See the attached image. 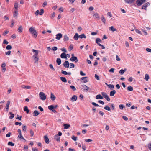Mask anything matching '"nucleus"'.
Listing matches in <instances>:
<instances>
[{"label": "nucleus", "instance_id": "58", "mask_svg": "<svg viewBox=\"0 0 151 151\" xmlns=\"http://www.w3.org/2000/svg\"><path fill=\"white\" fill-rule=\"evenodd\" d=\"M116 60L117 61H120V58L117 55L116 56Z\"/></svg>", "mask_w": 151, "mask_h": 151}, {"label": "nucleus", "instance_id": "64", "mask_svg": "<svg viewBox=\"0 0 151 151\" xmlns=\"http://www.w3.org/2000/svg\"><path fill=\"white\" fill-rule=\"evenodd\" d=\"M105 98L108 101H110V99L108 95Z\"/></svg>", "mask_w": 151, "mask_h": 151}, {"label": "nucleus", "instance_id": "51", "mask_svg": "<svg viewBox=\"0 0 151 151\" xmlns=\"http://www.w3.org/2000/svg\"><path fill=\"white\" fill-rule=\"evenodd\" d=\"M9 43V42L6 40V39H4L3 42V44H4L7 45Z\"/></svg>", "mask_w": 151, "mask_h": 151}, {"label": "nucleus", "instance_id": "2", "mask_svg": "<svg viewBox=\"0 0 151 151\" xmlns=\"http://www.w3.org/2000/svg\"><path fill=\"white\" fill-rule=\"evenodd\" d=\"M146 0H137L136 1V4L138 6L141 5L143 3H145Z\"/></svg>", "mask_w": 151, "mask_h": 151}, {"label": "nucleus", "instance_id": "18", "mask_svg": "<svg viewBox=\"0 0 151 151\" xmlns=\"http://www.w3.org/2000/svg\"><path fill=\"white\" fill-rule=\"evenodd\" d=\"M33 57L35 60V63H37L39 60V58L37 56H33Z\"/></svg>", "mask_w": 151, "mask_h": 151}, {"label": "nucleus", "instance_id": "23", "mask_svg": "<svg viewBox=\"0 0 151 151\" xmlns=\"http://www.w3.org/2000/svg\"><path fill=\"white\" fill-rule=\"evenodd\" d=\"M44 137L45 142L47 144H48L49 142V140L48 138L46 136H45Z\"/></svg>", "mask_w": 151, "mask_h": 151}, {"label": "nucleus", "instance_id": "7", "mask_svg": "<svg viewBox=\"0 0 151 151\" xmlns=\"http://www.w3.org/2000/svg\"><path fill=\"white\" fill-rule=\"evenodd\" d=\"M69 64L68 61H65L63 64V65L66 68H68L69 67Z\"/></svg>", "mask_w": 151, "mask_h": 151}, {"label": "nucleus", "instance_id": "59", "mask_svg": "<svg viewBox=\"0 0 151 151\" xmlns=\"http://www.w3.org/2000/svg\"><path fill=\"white\" fill-rule=\"evenodd\" d=\"M70 88L71 89H73V91H75L76 89L75 87L73 86H70Z\"/></svg>", "mask_w": 151, "mask_h": 151}, {"label": "nucleus", "instance_id": "13", "mask_svg": "<svg viewBox=\"0 0 151 151\" xmlns=\"http://www.w3.org/2000/svg\"><path fill=\"white\" fill-rule=\"evenodd\" d=\"M135 0H124L125 2L126 3L131 4L133 3Z\"/></svg>", "mask_w": 151, "mask_h": 151}, {"label": "nucleus", "instance_id": "52", "mask_svg": "<svg viewBox=\"0 0 151 151\" xmlns=\"http://www.w3.org/2000/svg\"><path fill=\"white\" fill-rule=\"evenodd\" d=\"M49 67L52 70H53V71H55V70L54 68L53 65L52 64H50L49 65Z\"/></svg>", "mask_w": 151, "mask_h": 151}, {"label": "nucleus", "instance_id": "38", "mask_svg": "<svg viewBox=\"0 0 151 151\" xmlns=\"http://www.w3.org/2000/svg\"><path fill=\"white\" fill-rule=\"evenodd\" d=\"M127 90L128 91H132L133 90V88L132 87L129 86L128 87Z\"/></svg>", "mask_w": 151, "mask_h": 151}, {"label": "nucleus", "instance_id": "1", "mask_svg": "<svg viewBox=\"0 0 151 151\" xmlns=\"http://www.w3.org/2000/svg\"><path fill=\"white\" fill-rule=\"evenodd\" d=\"M40 98L42 100L44 101L45 100L46 98V96L43 92H41L39 93Z\"/></svg>", "mask_w": 151, "mask_h": 151}, {"label": "nucleus", "instance_id": "62", "mask_svg": "<svg viewBox=\"0 0 151 151\" xmlns=\"http://www.w3.org/2000/svg\"><path fill=\"white\" fill-rule=\"evenodd\" d=\"M70 68H74V67H75V65L73 63H71L70 64Z\"/></svg>", "mask_w": 151, "mask_h": 151}, {"label": "nucleus", "instance_id": "12", "mask_svg": "<svg viewBox=\"0 0 151 151\" xmlns=\"http://www.w3.org/2000/svg\"><path fill=\"white\" fill-rule=\"evenodd\" d=\"M77 99V97L75 95H73L72 98H71V100L72 101H76Z\"/></svg>", "mask_w": 151, "mask_h": 151}, {"label": "nucleus", "instance_id": "14", "mask_svg": "<svg viewBox=\"0 0 151 151\" xmlns=\"http://www.w3.org/2000/svg\"><path fill=\"white\" fill-rule=\"evenodd\" d=\"M93 16V17L96 18L98 20H99L100 19L99 16L97 13H95Z\"/></svg>", "mask_w": 151, "mask_h": 151}, {"label": "nucleus", "instance_id": "30", "mask_svg": "<svg viewBox=\"0 0 151 151\" xmlns=\"http://www.w3.org/2000/svg\"><path fill=\"white\" fill-rule=\"evenodd\" d=\"M69 38L66 35H65L64 36L63 40L64 41H67L69 40Z\"/></svg>", "mask_w": 151, "mask_h": 151}, {"label": "nucleus", "instance_id": "6", "mask_svg": "<svg viewBox=\"0 0 151 151\" xmlns=\"http://www.w3.org/2000/svg\"><path fill=\"white\" fill-rule=\"evenodd\" d=\"M63 35L62 34L59 33L56 35L55 39L57 40H60L62 37Z\"/></svg>", "mask_w": 151, "mask_h": 151}, {"label": "nucleus", "instance_id": "46", "mask_svg": "<svg viewBox=\"0 0 151 151\" xmlns=\"http://www.w3.org/2000/svg\"><path fill=\"white\" fill-rule=\"evenodd\" d=\"M104 109L110 111L111 110L110 108L107 106H106L104 107Z\"/></svg>", "mask_w": 151, "mask_h": 151}, {"label": "nucleus", "instance_id": "11", "mask_svg": "<svg viewBox=\"0 0 151 151\" xmlns=\"http://www.w3.org/2000/svg\"><path fill=\"white\" fill-rule=\"evenodd\" d=\"M32 51L34 53H35L33 56H37L38 54V51L35 49H32Z\"/></svg>", "mask_w": 151, "mask_h": 151}, {"label": "nucleus", "instance_id": "26", "mask_svg": "<svg viewBox=\"0 0 151 151\" xmlns=\"http://www.w3.org/2000/svg\"><path fill=\"white\" fill-rule=\"evenodd\" d=\"M79 37L78 33H76L74 36L73 38L75 40H78Z\"/></svg>", "mask_w": 151, "mask_h": 151}, {"label": "nucleus", "instance_id": "61", "mask_svg": "<svg viewBox=\"0 0 151 151\" xmlns=\"http://www.w3.org/2000/svg\"><path fill=\"white\" fill-rule=\"evenodd\" d=\"M40 12L39 10H37L35 12V14L36 15H38V14L40 15Z\"/></svg>", "mask_w": 151, "mask_h": 151}, {"label": "nucleus", "instance_id": "29", "mask_svg": "<svg viewBox=\"0 0 151 151\" xmlns=\"http://www.w3.org/2000/svg\"><path fill=\"white\" fill-rule=\"evenodd\" d=\"M109 29L112 32H114L116 30V29L114 28L113 26H111L109 28Z\"/></svg>", "mask_w": 151, "mask_h": 151}, {"label": "nucleus", "instance_id": "57", "mask_svg": "<svg viewBox=\"0 0 151 151\" xmlns=\"http://www.w3.org/2000/svg\"><path fill=\"white\" fill-rule=\"evenodd\" d=\"M92 105L94 106H96V107L99 106L96 103L94 102H92Z\"/></svg>", "mask_w": 151, "mask_h": 151}, {"label": "nucleus", "instance_id": "24", "mask_svg": "<svg viewBox=\"0 0 151 151\" xmlns=\"http://www.w3.org/2000/svg\"><path fill=\"white\" fill-rule=\"evenodd\" d=\"M63 126H64V129H67L70 127V125L67 124H64L63 125Z\"/></svg>", "mask_w": 151, "mask_h": 151}, {"label": "nucleus", "instance_id": "54", "mask_svg": "<svg viewBox=\"0 0 151 151\" xmlns=\"http://www.w3.org/2000/svg\"><path fill=\"white\" fill-rule=\"evenodd\" d=\"M95 78L98 80H100L99 76L96 74H95Z\"/></svg>", "mask_w": 151, "mask_h": 151}, {"label": "nucleus", "instance_id": "55", "mask_svg": "<svg viewBox=\"0 0 151 151\" xmlns=\"http://www.w3.org/2000/svg\"><path fill=\"white\" fill-rule=\"evenodd\" d=\"M71 138L73 140L76 141L77 140V137L74 136H72L71 137Z\"/></svg>", "mask_w": 151, "mask_h": 151}, {"label": "nucleus", "instance_id": "21", "mask_svg": "<svg viewBox=\"0 0 151 151\" xmlns=\"http://www.w3.org/2000/svg\"><path fill=\"white\" fill-rule=\"evenodd\" d=\"M50 98L51 99V100L52 101H54V100H55L56 98V97H55V95L52 93H51Z\"/></svg>", "mask_w": 151, "mask_h": 151}, {"label": "nucleus", "instance_id": "25", "mask_svg": "<svg viewBox=\"0 0 151 151\" xmlns=\"http://www.w3.org/2000/svg\"><path fill=\"white\" fill-rule=\"evenodd\" d=\"M31 34H33V36L35 38H36L37 36V34L36 31L31 33Z\"/></svg>", "mask_w": 151, "mask_h": 151}, {"label": "nucleus", "instance_id": "44", "mask_svg": "<svg viewBox=\"0 0 151 151\" xmlns=\"http://www.w3.org/2000/svg\"><path fill=\"white\" fill-rule=\"evenodd\" d=\"M48 108L50 110H52L54 109V106L52 105L49 106H48Z\"/></svg>", "mask_w": 151, "mask_h": 151}, {"label": "nucleus", "instance_id": "36", "mask_svg": "<svg viewBox=\"0 0 151 151\" xmlns=\"http://www.w3.org/2000/svg\"><path fill=\"white\" fill-rule=\"evenodd\" d=\"M79 37L81 39L83 38H86V36L84 34H82L79 35Z\"/></svg>", "mask_w": 151, "mask_h": 151}, {"label": "nucleus", "instance_id": "63", "mask_svg": "<svg viewBox=\"0 0 151 151\" xmlns=\"http://www.w3.org/2000/svg\"><path fill=\"white\" fill-rule=\"evenodd\" d=\"M44 13V10L43 9H41L40 12V15H42Z\"/></svg>", "mask_w": 151, "mask_h": 151}, {"label": "nucleus", "instance_id": "3", "mask_svg": "<svg viewBox=\"0 0 151 151\" xmlns=\"http://www.w3.org/2000/svg\"><path fill=\"white\" fill-rule=\"evenodd\" d=\"M82 87L83 88L84 91H85L86 92H87L90 89V88L89 87L87 86L86 85L83 84L82 85Z\"/></svg>", "mask_w": 151, "mask_h": 151}, {"label": "nucleus", "instance_id": "60", "mask_svg": "<svg viewBox=\"0 0 151 151\" xmlns=\"http://www.w3.org/2000/svg\"><path fill=\"white\" fill-rule=\"evenodd\" d=\"M52 49L53 51H56L57 50V47L55 46L53 47H52Z\"/></svg>", "mask_w": 151, "mask_h": 151}, {"label": "nucleus", "instance_id": "22", "mask_svg": "<svg viewBox=\"0 0 151 151\" xmlns=\"http://www.w3.org/2000/svg\"><path fill=\"white\" fill-rule=\"evenodd\" d=\"M96 98L97 99H103V97L100 94H98L96 96Z\"/></svg>", "mask_w": 151, "mask_h": 151}, {"label": "nucleus", "instance_id": "4", "mask_svg": "<svg viewBox=\"0 0 151 151\" xmlns=\"http://www.w3.org/2000/svg\"><path fill=\"white\" fill-rule=\"evenodd\" d=\"M88 78V77H82L81 79L82 80H83L82 81H81L82 83H85L87 82L88 81V80L86 79Z\"/></svg>", "mask_w": 151, "mask_h": 151}, {"label": "nucleus", "instance_id": "49", "mask_svg": "<svg viewBox=\"0 0 151 151\" xmlns=\"http://www.w3.org/2000/svg\"><path fill=\"white\" fill-rule=\"evenodd\" d=\"M8 145H10L12 146H14V144L12 142H8Z\"/></svg>", "mask_w": 151, "mask_h": 151}, {"label": "nucleus", "instance_id": "31", "mask_svg": "<svg viewBox=\"0 0 151 151\" xmlns=\"http://www.w3.org/2000/svg\"><path fill=\"white\" fill-rule=\"evenodd\" d=\"M56 62L58 65H59L61 63V60L60 58H58L57 59Z\"/></svg>", "mask_w": 151, "mask_h": 151}, {"label": "nucleus", "instance_id": "43", "mask_svg": "<svg viewBox=\"0 0 151 151\" xmlns=\"http://www.w3.org/2000/svg\"><path fill=\"white\" fill-rule=\"evenodd\" d=\"M108 87L111 89H112L114 88V85L113 84H109L108 85Z\"/></svg>", "mask_w": 151, "mask_h": 151}, {"label": "nucleus", "instance_id": "15", "mask_svg": "<svg viewBox=\"0 0 151 151\" xmlns=\"http://www.w3.org/2000/svg\"><path fill=\"white\" fill-rule=\"evenodd\" d=\"M60 57L62 58H65L66 59H67L66 55L65 52L62 53L60 55Z\"/></svg>", "mask_w": 151, "mask_h": 151}, {"label": "nucleus", "instance_id": "9", "mask_svg": "<svg viewBox=\"0 0 151 151\" xmlns=\"http://www.w3.org/2000/svg\"><path fill=\"white\" fill-rule=\"evenodd\" d=\"M149 5V2H147L145 4L143 5L142 7V9H143L146 10L147 7Z\"/></svg>", "mask_w": 151, "mask_h": 151}, {"label": "nucleus", "instance_id": "40", "mask_svg": "<svg viewBox=\"0 0 151 151\" xmlns=\"http://www.w3.org/2000/svg\"><path fill=\"white\" fill-rule=\"evenodd\" d=\"M9 114L11 115V116L9 117V118L11 119H13L14 117V114H12L11 112H9Z\"/></svg>", "mask_w": 151, "mask_h": 151}, {"label": "nucleus", "instance_id": "45", "mask_svg": "<svg viewBox=\"0 0 151 151\" xmlns=\"http://www.w3.org/2000/svg\"><path fill=\"white\" fill-rule=\"evenodd\" d=\"M12 48V47L10 45H8L6 47V49L7 50H11Z\"/></svg>", "mask_w": 151, "mask_h": 151}, {"label": "nucleus", "instance_id": "8", "mask_svg": "<svg viewBox=\"0 0 151 151\" xmlns=\"http://www.w3.org/2000/svg\"><path fill=\"white\" fill-rule=\"evenodd\" d=\"M21 87L22 89H29L31 88V86H29L22 85Z\"/></svg>", "mask_w": 151, "mask_h": 151}, {"label": "nucleus", "instance_id": "34", "mask_svg": "<svg viewBox=\"0 0 151 151\" xmlns=\"http://www.w3.org/2000/svg\"><path fill=\"white\" fill-rule=\"evenodd\" d=\"M101 42V40L100 38H96V43H97L98 45H99V44H100L99 43Z\"/></svg>", "mask_w": 151, "mask_h": 151}, {"label": "nucleus", "instance_id": "19", "mask_svg": "<svg viewBox=\"0 0 151 151\" xmlns=\"http://www.w3.org/2000/svg\"><path fill=\"white\" fill-rule=\"evenodd\" d=\"M116 93V91L115 90H113L110 93V95L111 96H113Z\"/></svg>", "mask_w": 151, "mask_h": 151}, {"label": "nucleus", "instance_id": "20", "mask_svg": "<svg viewBox=\"0 0 151 151\" xmlns=\"http://www.w3.org/2000/svg\"><path fill=\"white\" fill-rule=\"evenodd\" d=\"M35 28L32 26L29 29V31L31 33L34 32V31H35L36 30H35Z\"/></svg>", "mask_w": 151, "mask_h": 151}, {"label": "nucleus", "instance_id": "41", "mask_svg": "<svg viewBox=\"0 0 151 151\" xmlns=\"http://www.w3.org/2000/svg\"><path fill=\"white\" fill-rule=\"evenodd\" d=\"M126 70V69H125V70H124L123 69H121V70L119 71V73L121 75H122L124 74L125 71Z\"/></svg>", "mask_w": 151, "mask_h": 151}, {"label": "nucleus", "instance_id": "17", "mask_svg": "<svg viewBox=\"0 0 151 151\" xmlns=\"http://www.w3.org/2000/svg\"><path fill=\"white\" fill-rule=\"evenodd\" d=\"M18 3L17 2H16L14 3V8L17 11L18 8Z\"/></svg>", "mask_w": 151, "mask_h": 151}, {"label": "nucleus", "instance_id": "47", "mask_svg": "<svg viewBox=\"0 0 151 151\" xmlns=\"http://www.w3.org/2000/svg\"><path fill=\"white\" fill-rule=\"evenodd\" d=\"M18 15V12L16 10L14 12V14L13 16L14 17H15L17 16Z\"/></svg>", "mask_w": 151, "mask_h": 151}, {"label": "nucleus", "instance_id": "16", "mask_svg": "<svg viewBox=\"0 0 151 151\" xmlns=\"http://www.w3.org/2000/svg\"><path fill=\"white\" fill-rule=\"evenodd\" d=\"M10 102L9 101H8L6 106V111H8L9 110V108L10 105Z\"/></svg>", "mask_w": 151, "mask_h": 151}, {"label": "nucleus", "instance_id": "42", "mask_svg": "<svg viewBox=\"0 0 151 151\" xmlns=\"http://www.w3.org/2000/svg\"><path fill=\"white\" fill-rule=\"evenodd\" d=\"M134 30L137 33L141 35H142V33L140 31H139V30H138L136 28H135Z\"/></svg>", "mask_w": 151, "mask_h": 151}, {"label": "nucleus", "instance_id": "10", "mask_svg": "<svg viewBox=\"0 0 151 151\" xmlns=\"http://www.w3.org/2000/svg\"><path fill=\"white\" fill-rule=\"evenodd\" d=\"M54 139L58 142H60V137L58 136V135H55Z\"/></svg>", "mask_w": 151, "mask_h": 151}, {"label": "nucleus", "instance_id": "39", "mask_svg": "<svg viewBox=\"0 0 151 151\" xmlns=\"http://www.w3.org/2000/svg\"><path fill=\"white\" fill-rule=\"evenodd\" d=\"M23 29L22 26H20L19 27L18 29V31L19 32H21L22 31Z\"/></svg>", "mask_w": 151, "mask_h": 151}, {"label": "nucleus", "instance_id": "53", "mask_svg": "<svg viewBox=\"0 0 151 151\" xmlns=\"http://www.w3.org/2000/svg\"><path fill=\"white\" fill-rule=\"evenodd\" d=\"M27 129V127L25 125H23L22 127V130L23 131H24L25 132H26V131Z\"/></svg>", "mask_w": 151, "mask_h": 151}, {"label": "nucleus", "instance_id": "50", "mask_svg": "<svg viewBox=\"0 0 151 151\" xmlns=\"http://www.w3.org/2000/svg\"><path fill=\"white\" fill-rule=\"evenodd\" d=\"M101 93L103 96L104 97V98L107 95V94L104 92H102Z\"/></svg>", "mask_w": 151, "mask_h": 151}, {"label": "nucleus", "instance_id": "37", "mask_svg": "<svg viewBox=\"0 0 151 151\" xmlns=\"http://www.w3.org/2000/svg\"><path fill=\"white\" fill-rule=\"evenodd\" d=\"M18 137L20 139H22L24 140H25L22 135V134H19Z\"/></svg>", "mask_w": 151, "mask_h": 151}, {"label": "nucleus", "instance_id": "27", "mask_svg": "<svg viewBox=\"0 0 151 151\" xmlns=\"http://www.w3.org/2000/svg\"><path fill=\"white\" fill-rule=\"evenodd\" d=\"M24 111L26 112L27 114H28L29 112V110L28 109V107L27 106H25L24 107Z\"/></svg>", "mask_w": 151, "mask_h": 151}, {"label": "nucleus", "instance_id": "32", "mask_svg": "<svg viewBox=\"0 0 151 151\" xmlns=\"http://www.w3.org/2000/svg\"><path fill=\"white\" fill-rule=\"evenodd\" d=\"M150 77L148 74H146L145 75V77L144 78V79L146 81H148Z\"/></svg>", "mask_w": 151, "mask_h": 151}, {"label": "nucleus", "instance_id": "35", "mask_svg": "<svg viewBox=\"0 0 151 151\" xmlns=\"http://www.w3.org/2000/svg\"><path fill=\"white\" fill-rule=\"evenodd\" d=\"M101 20L104 24H105L106 19L103 15L101 16Z\"/></svg>", "mask_w": 151, "mask_h": 151}, {"label": "nucleus", "instance_id": "33", "mask_svg": "<svg viewBox=\"0 0 151 151\" xmlns=\"http://www.w3.org/2000/svg\"><path fill=\"white\" fill-rule=\"evenodd\" d=\"M61 80L63 82L65 83L67 81L66 79V78L65 77H61L60 78Z\"/></svg>", "mask_w": 151, "mask_h": 151}, {"label": "nucleus", "instance_id": "5", "mask_svg": "<svg viewBox=\"0 0 151 151\" xmlns=\"http://www.w3.org/2000/svg\"><path fill=\"white\" fill-rule=\"evenodd\" d=\"M70 60L71 61H75L76 63L78 61L77 58L76 57H71L70 58Z\"/></svg>", "mask_w": 151, "mask_h": 151}, {"label": "nucleus", "instance_id": "48", "mask_svg": "<svg viewBox=\"0 0 151 151\" xmlns=\"http://www.w3.org/2000/svg\"><path fill=\"white\" fill-rule=\"evenodd\" d=\"M119 107L120 109L122 110L125 107V106L123 104H120L119 105Z\"/></svg>", "mask_w": 151, "mask_h": 151}, {"label": "nucleus", "instance_id": "56", "mask_svg": "<svg viewBox=\"0 0 151 151\" xmlns=\"http://www.w3.org/2000/svg\"><path fill=\"white\" fill-rule=\"evenodd\" d=\"M30 134H31L30 135L31 137H33L34 135V132L32 130H30Z\"/></svg>", "mask_w": 151, "mask_h": 151}, {"label": "nucleus", "instance_id": "28", "mask_svg": "<svg viewBox=\"0 0 151 151\" xmlns=\"http://www.w3.org/2000/svg\"><path fill=\"white\" fill-rule=\"evenodd\" d=\"M33 116H36L39 114V113L37 110H35L33 113Z\"/></svg>", "mask_w": 151, "mask_h": 151}]
</instances>
